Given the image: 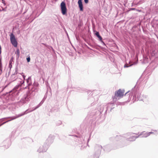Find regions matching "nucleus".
Segmentation results:
<instances>
[{"instance_id": "f8f14e48", "label": "nucleus", "mask_w": 158, "mask_h": 158, "mask_svg": "<svg viewBox=\"0 0 158 158\" xmlns=\"http://www.w3.org/2000/svg\"><path fill=\"white\" fill-rule=\"evenodd\" d=\"M26 81L28 86H30L32 85L31 77H29L27 79Z\"/></svg>"}, {"instance_id": "393cba45", "label": "nucleus", "mask_w": 158, "mask_h": 158, "mask_svg": "<svg viewBox=\"0 0 158 158\" xmlns=\"http://www.w3.org/2000/svg\"><path fill=\"white\" fill-rule=\"evenodd\" d=\"M8 122V121H7L6 122H4L3 123H2V124H0V125H1L2 126V125H3L4 124H5V123Z\"/></svg>"}, {"instance_id": "dca6fc26", "label": "nucleus", "mask_w": 158, "mask_h": 158, "mask_svg": "<svg viewBox=\"0 0 158 158\" xmlns=\"http://www.w3.org/2000/svg\"><path fill=\"white\" fill-rule=\"evenodd\" d=\"M96 35L98 37V38L103 43V42L102 41V37L100 36L99 35V34L98 32L97 31L95 33Z\"/></svg>"}, {"instance_id": "aec40b11", "label": "nucleus", "mask_w": 158, "mask_h": 158, "mask_svg": "<svg viewBox=\"0 0 158 158\" xmlns=\"http://www.w3.org/2000/svg\"><path fill=\"white\" fill-rule=\"evenodd\" d=\"M62 124V122L60 121H58L56 122V124L57 126H59Z\"/></svg>"}, {"instance_id": "2eb2a0df", "label": "nucleus", "mask_w": 158, "mask_h": 158, "mask_svg": "<svg viewBox=\"0 0 158 158\" xmlns=\"http://www.w3.org/2000/svg\"><path fill=\"white\" fill-rule=\"evenodd\" d=\"M47 150V149H38L37 151L39 153H41L45 152Z\"/></svg>"}, {"instance_id": "7ed1b4c3", "label": "nucleus", "mask_w": 158, "mask_h": 158, "mask_svg": "<svg viewBox=\"0 0 158 158\" xmlns=\"http://www.w3.org/2000/svg\"><path fill=\"white\" fill-rule=\"evenodd\" d=\"M135 134L134 133H129L127 134L125 136L127 140L130 141H133L135 140L136 139L138 138L137 136H135L134 135Z\"/></svg>"}, {"instance_id": "9b49d317", "label": "nucleus", "mask_w": 158, "mask_h": 158, "mask_svg": "<svg viewBox=\"0 0 158 158\" xmlns=\"http://www.w3.org/2000/svg\"><path fill=\"white\" fill-rule=\"evenodd\" d=\"M78 3L79 5V6L80 8V11H82L83 10V6L82 4L81 0H78Z\"/></svg>"}, {"instance_id": "a878e982", "label": "nucleus", "mask_w": 158, "mask_h": 158, "mask_svg": "<svg viewBox=\"0 0 158 158\" xmlns=\"http://www.w3.org/2000/svg\"><path fill=\"white\" fill-rule=\"evenodd\" d=\"M84 0V2H85L87 4V3H88V2H89V1H88V0Z\"/></svg>"}, {"instance_id": "412c9836", "label": "nucleus", "mask_w": 158, "mask_h": 158, "mask_svg": "<svg viewBox=\"0 0 158 158\" xmlns=\"http://www.w3.org/2000/svg\"><path fill=\"white\" fill-rule=\"evenodd\" d=\"M7 119V118H6V117L3 118L1 119H0V122H2L5 119Z\"/></svg>"}, {"instance_id": "423d86ee", "label": "nucleus", "mask_w": 158, "mask_h": 158, "mask_svg": "<svg viewBox=\"0 0 158 158\" xmlns=\"http://www.w3.org/2000/svg\"><path fill=\"white\" fill-rule=\"evenodd\" d=\"M154 134V132H145L143 131L141 132L139 135L137 136V137H138V138H146L150 135V134Z\"/></svg>"}, {"instance_id": "f03ea898", "label": "nucleus", "mask_w": 158, "mask_h": 158, "mask_svg": "<svg viewBox=\"0 0 158 158\" xmlns=\"http://www.w3.org/2000/svg\"><path fill=\"white\" fill-rule=\"evenodd\" d=\"M54 136L52 135H50L45 141L44 144V147L45 148L48 147L53 142Z\"/></svg>"}, {"instance_id": "2f4dec72", "label": "nucleus", "mask_w": 158, "mask_h": 158, "mask_svg": "<svg viewBox=\"0 0 158 158\" xmlns=\"http://www.w3.org/2000/svg\"><path fill=\"white\" fill-rule=\"evenodd\" d=\"M127 93H127H126L125 94V95Z\"/></svg>"}, {"instance_id": "4be33fe9", "label": "nucleus", "mask_w": 158, "mask_h": 158, "mask_svg": "<svg viewBox=\"0 0 158 158\" xmlns=\"http://www.w3.org/2000/svg\"><path fill=\"white\" fill-rule=\"evenodd\" d=\"M21 74L23 77V81H24V80L25 79V78L26 76L24 75L23 73H21Z\"/></svg>"}, {"instance_id": "ddd939ff", "label": "nucleus", "mask_w": 158, "mask_h": 158, "mask_svg": "<svg viewBox=\"0 0 158 158\" xmlns=\"http://www.w3.org/2000/svg\"><path fill=\"white\" fill-rule=\"evenodd\" d=\"M141 96V94H138L137 98H138V99L140 101H143V102H145V100L144 99V97L145 98H146V96H143V98H141V97H140Z\"/></svg>"}, {"instance_id": "473e14b6", "label": "nucleus", "mask_w": 158, "mask_h": 158, "mask_svg": "<svg viewBox=\"0 0 158 158\" xmlns=\"http://www.w3.org/2000/svg\"><path fill=\"white\" fill-rule=\"evenodd\" d=\"M1 126V125H0V127Z\"/></svg>"}, {"instance_id": "6ab92c4d", "label": "nucleus", "mask_w": 158, "mask_h": 158, "mask_svg": "<svg viewBox=\"0 0 158 158\" xmlns=\"http://www.w3.org/2000/svg\"><path fill=\"white\" fill-rule=\"evenodd\" d=\"M102 149L106 153H108L110 151V149Z\"/></svg>"}, {"instance_id": "0eeeda50", "label": "nucleus", "mask_w": 158, "mask_h": 158, "mask_svg": "<svg viewBox=\"0 0 158 158\" xmlns=\"http://www.w3.org/2000/svg\"><path fill=\"white\" fill-rule=\"evenodd\" d=\"M61 9V12L63 15H64L66 14L67 12V8L66 6L65 3L62 2L60 4Z\"/></svg>"}, {"instance_id": "39448f33", "label": "nucleus", "mask_w": 158, "mask_h": 158, "mask_svg": "<svg viewBox=\"0 0 158 158\" xmlns=\"http://www.w3.org/2000/svg\"><path fill=\"white\" fill-rule=\"evenodd\" d=\"M10 40L11 43L14 47H16L17 46L18 43L15 35L13 33H11L10 35Z\"/></svg>"}, {"instance_id": "4468645a", "label": "nucleus", "mask_w": 158, "mask_h": 158, "mask_svg": "<svg viewBox=\"0 0 158 158\" xmlns=\"http://www.w3.org/2000/svg\"><path fill=\"white\" fill-rule=\"evenodd\" d=\"M101 151L100 149H98L97 151L95 153L94 155L96 158H97L99 156L101 153Z\"/></svg>"}, {"instance_id": "5701e85b", "label": "nucleus", "mask_w": 158, "mask_h": 158, "mask_svg": "<svg viewBox=\"0 0 158 158\" xmlns=\"http://www.w3.org/2000/svg\"><path fill=\"white\" fill-rule=\"evenodd\" d=\"M27 62H29L30 61V57H28L27 58Z\"/></svg>"}, {"instance_id": "c756f323", "label": "nucleus", "mask_w": 158, "mask_h": 158, "mask_svg": "<svg viewBox=\"0 0 158 158\" xmlns=\"http://www.w3.org/2000/svg\"><path fill=\"white\" fill-rule=\"evenodd\" d=\"M2 10H5L4 9H2Z\"/></svg>"}, {"instance_id": "7c9ffc66", "label": "nucleus", "mask_w": 158, "mask_h": 158, "mask_svg": "<svg viewBox=\"0 0 158 158\" xmlns=\"http://www.w3.org/2000/svg\"><path fill=\"white\" fill-rule=\"evenodd\" d=\"M109 104L112 105V104H108V105H109Z\"/></svg>"}, {"instance_id": "c85d7f7f", "label": "nucleus", "mask_w": 158, "mask_h": 158, "mask_svg": "<svg viewBox=\"0 0 158 158\" xmlns=\"http://www.w3.org/2000/svg\"><path fill=\"white\" fill-rule=\"evenodd\" d=\"M153 131H156V130H153Z\"/></svg>"}, {"instance_id": "20e7f679", "label": "nucleus", "mask_w": 158, "mask_h": 158, "mask_svg": "<svg viewBox=\"0 0 158 158\" xmlns=\"http://www.w3.org/2000/svg\"><path fill=\"white\" fill-rule=\"evenodd\" d=\"M29 110H27L25 111L22 113H21L20 114L16 115L15 116H12V117H6V118H7V119L10 118L11 119H10L8 120V122L12 120H14L17 118H18L20 117L25 114H27V113H28L27 111H28Z\"/></svg>"}, {"instance_id": "f3484780", "label": "nucleus", "mask_w": 158, "mask_h": 158, "mask_svg": "<svg viewBox=\"0 0 158 158\" xmlns=\"http://www.w3.org/2000/svg\"><path fill=\"white\" fill-rule=\"evenodd\" d=\"M15 54L17 55V57L18 58L19 57L20 54V51L19 49H17L15 52Z\"/></svg>"}, {"instance_id": "cd10ccee", "label": "nucleus", "mask_w": 158, "mask_h": 158, "mask_svg": "<svg viewBox=\"0 0 158 158\" xmlns=\"http://www.w3.org/2000/svg\"><path fill=\"white\" fill-rule=\"evenodd\" d=\"M19 80H20V81H19L20 82V81H23V80H22V81H21V80L20 79H19Z\"/></svg>"}, {"instance_id": "6e6552de", "label": "nucleus", "mask_w": 158, "mask_h": 158, "mask_svg": "<svg viewBox=\"0 0 158 158\" xmlns=\"http://www.w3.org/2000/svg\"><path fill=\"white\" fill-rule=\"evenodd\" d=\"M124 92V90H121V89H119L118 91L115 92V95L116 97H122L123 96Z\"/></svg>"}, {"instance_id": "a211bd4d", "label": "nucleus", "mask_w": 158, "mask_h": 158, "mask_svg": "<svg viewBox=\"0 0 158 158\" xmlns=\"http://www.w3.org/2000/svg\"><path fill=\"white\" fill-rule=\"evenodd\" d=\"M38 85V84L37 83H34V88H32V89H33L34 90L35 92V93H36V91H35V89H34V88H35V87H37Z\"/></svg>"}, {"instance_id": "bb28decb", "label": "nucleus", "mask_w": 158, "mask_h": 158, "mask_svg": "<svg viewBox=\"0 0 158 158\" xmlns=\"http://www.w3.org/2000/svg\"><path fill=\"white\" fill-rule=\"evenodd\" d=\"M98 147H99V148H102V147L101 146H100H100H99Z\"/></svg>"}, {"instance_id": "f257e3e1", "label": "nucleus", "mask_w": 158, "mask_h": 158, "mask_svg": "<svg viewBox=\"0 0 158 158\" xmlns=\"http://www.w3.org/2000/svg\"><path fill=\"white\" fill-rule=\"evenodd\" d=\"M35 94V92L33 89H31L27 94L24 95L21 98L19 102V105L22 106L24 104L27 103L30 101V99H31Z\"/></svg>"}, {"instance_id": "9d476101", "label": "nucleus", "mask_w": 158, "mask_h": 158, "mask_svg": "<svg viewBox=\"0 0 158 158\" xmlns=\"http://www.w3.org/2000/svg\"><path fill=\"white\" fill-rule=\"evenodd\" d=\"M24 82V81H20V83L17 85H16L13 89L12 90L11 92H14L15 91H16L19 88V87L22 85L23 84Z\"/></svg>"}, {"instance_id": "1a4fd4ad", "label": "nucleus", "mask_w": 158, "mask_h": 158, "mask_svg": "<svg viewBox=\"0 0 158 158\" xmlns=\"http://www.w3.org/2000/svg\"><path fill=\"white\" fill-rule=\"evenodd\" d=\"M44 99H43L35 107H33L32 110H31V109H28V110H29L27 111L28 113L31 112L35 110L38 108L44 102Z\"/></svg>"}, {"instance_id": "b1692460", "label": "nucleus", "mask_w": 158, "mask_h": 158, "mask_svg": "<svg viewBox=\"0 0 158 158\" xmlns=\"http://www.w3.org/2000/svg\"><path fill=\"white\" fill-rule=\"evenodd\" d=\"M131 66V65L127 66V64H125L124 66V68L128 67H129Z\"/></svg>"}]
</instances>
